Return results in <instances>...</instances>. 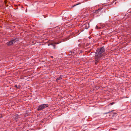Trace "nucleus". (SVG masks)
Listing matches in <instances>:
<instances>
[{
    "label": "nucleus",
    "instance_id": "obj_1",
    "mask_svg": "<svg viewBox=\"0 0 131 131\" xmlns=\"http://www.w3.org/2000/svg\"><path fill=\"white\" fill-rule=\"evenodd\" d=\"M104 47L98 48L96 52V56L99 57L105 56L104 54Z\"/></svg>",
    "mask_w": 131,
    "mask_h": 131
},
{
    "label": "nucleus",
    "instance_id": "obj_2",
    "mask_svg": "<svg viewBox=\"0 0 131 131\" xmlns=\"http://www.w3.org/2000/svg\"><path fill=\"white\" fill-rule=\"evenodd\" d=\"M48 105L47 104H42L38 106L37 108V110L38 111H40L44 109L45 108L48 107Z\"/></svg>",
    "mask_w": 131,
    "mask_h": 131
},
{
    "label": "nucleus",
    "instance_id": "obj_3",
    "mask_svg": "<svg viewBox=\"0 0 131 131\" xmlns=\"http://www.w3.org/2000/svg\"><path fill=\"white\" fill-rule=\"evenodd\" d=\"M16 40L15 39H13L10 41L9 42L7 43V45L8 46L11 45L15 43L16 42Z\"/></svg>",
    "mask_w": 131,
    "mask_h": 131
},
{
    "label": "nucleus",
    "instance_id": "obj_4",
    "mask_svg": "<svg viewBox=\"0 0 131 131\" xmlns=\"http://www.w3.org/2000/svg\"><path fill=\"white\" fill-rule=\"evenodd\" d=\"M83 28L85 29H87L89 27V23H87L84 24L83 26Z\"/></svg>",
    "mask_w": 131,
    "mask_h": 131
},
{
    "label": "nucleus",
    "instance_id": "obj_5",
    "mask_svg": "<svg viewBox=\"0 0 131 131\" xmlns=\"http://www.w3.org/2000/svg\"><path fill=\"white\" fill-rule=\"evenodd\" d=\"M59 43V42H55L54 43H51V45H52V46H53V47H54V49H55L56 48L55 47V44H58Z\"/></svg>",
    "mask_w": 131,
    "mask_h": 131
},
{
    "label": "nucleus",
    "instance_id": "obj_6",
    "mask_svg": "<svg viewBox=\"0 0 131 131\" xmlns=\"http://www.w3.org/2000/svg\"><path fill=\"white\" fill-rule=\"evenodd\" d=\"M20 86L19 85H15V87L18 89L20 88Z\"/></svg>",
    "mask_w": 131,
    "mask_h": 131
},
{
    "label": "nucleus",
    "instance_id": "obj_7",
    "mask_svg": "<svg viewBox=\"0 0 131 131\" xmlns=\"http://www.w3.org/2000/svg\"><path fill=\"white\" fill-rule=\"evenodd\" d=\"M62 79V78L61 77H60L57 79L56 80L57 81H58L59 80H61Z\"/></svg>",
    "mask_w": 131,
    "mask_h": 131
},
{
    "label": "nucleus",
    "instance_id": "obj_8",
    "mask_svg": "<svg viewBox=\"0 0 131 131\" xmlns=\"http://www.w3.org/2000/svg\"><path fill=\"white\" fill-rule=\"evenodd\" d=\"M81 4L80 3H78V4H76L74 5H73V6H72V7H74L75 6H77V5H79V4Z\"/></svg>",
    "mask_w": 131,
    "mask_h": 131
},
{
    "label": "nucleus",
    "instance_id": "obj_9",
    "mask_svg": "<svg viewBox=\"0 0 131 131\" xmlns=\"http://www.w3.org/2000/svg\"><path fill=\"white\" fill-rule=\"evenodd\" d=\"M115 103L114 102H112V103H110L109 105H112L113 104H114Z\"/></svg>",
    "mask_w": 131,
    "mask_h": 131
},
{
    "label": "nucleus",
    "instance_id": "obj_10",
    "mask_svg": "<svg viewBox=\"0 0 131 131\" xmlns=\"http://www.w3.org/2000/svg\"><path fill=\"white\" fill-rule=\"evenodd\" d=\"M98 58H95V61H96V60H97V59ZM95 64H96V63H97V61H96L95 62Z\"/></svg>",
    "mask_w": 131,
    "mask_h": 131
},
{
    "label": "nucleus",
    "instance_id": "obj_11",
    "mask_svg": "<svg viewBox=\"0 0 131 131\" xmlns=\"http://www.w3.org/2000/svg\"><path fill=\"white\" fill-rule=\"evenodd\" d=\"M113 111H113H109V112H108L106 113H105L106 114H107L108 113H110V112H112V111Z\"/></svg>",
    "mask_w": 131,
    "mask_h": 131
},
{
    "label": "nucleus",
    "instance_id": "obj_12",
    "mask_svg": "<svg viewBox=\"0 0 131 131\" xmlns=\"http://www.w3.org/2000/svg\"><path fill=\"white\" fill-rule=\"evenodd\" d=\"M100 10V9H98L97 11V12H99V11Z\"/></svg>",
    "mask_w": 131,
    "mask_h": 131
},
{
    "label": "nucleus",
    "instance_id": "obj_13",
    "mask_svg": "<svg viewBox=\"0 0 131 131\" xmlns=\"http://www.w3.org/2000/svg\"><path fill=\"white\" fill-rule=\"evenodd\" d=\"M50 57L52 58V57H53V56H51Z\"/></svg>",
    "mask_w": 131,
    "mask_h": 131
},
{
    "label": "nucleus",
    "instance_id": "obj_14",
    "mask_svg": "<svg viewBox=\"0 0 131 131\" xmlns=\"http://www.w3.org/2000/svg\"><path fill=\"white\" fill-rule=\"evenodd\" d=\"M27 11V9L26 10V12Z\"/></svg>",
    "mask_w": 131,
    "mask_h": 131
}]
</instances>
